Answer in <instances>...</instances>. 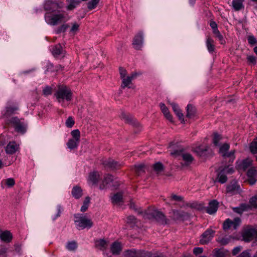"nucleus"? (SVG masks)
<instances>
[{"instance_id":"obj_12","label":"nucleus","mask_w":257,"mask_h":257,"mask_svg":"<svg viewBox=\"0 0 257 257\" xmlns=\"http://www.w3.org/2000/svg\"><path fill=\"white\" fill-rule=\"evenodd\" d=\"M144 44L143 37L141 34H138L134 38L132 45L133 48L137 50H141Z\"/></svg>"},{"instance_id":"obj_57","label":"nucleus","mask_w":257,"mask_h":257,"mask_svg":"<svg viewBox=\"0 0 257 257\" xmlns=\"http://www.w3.org/2000/svg\"><path fill=\"white\" fill-rule=\"evenodd\" d=\"M61 207L60 206L58 205L57 206V214L56 215H55L54 216H52V219L53 220H55L57 218H58V217H59L60 216V214L61 213Z\"/></svg>"},{"instance_id":"obj_38","label":"nucleus","mask_w":257,"mask_h":257,"mask_svg":"<svg viewBox=\"0 0 257 257\" xmlns=\"http://www.w3.org/2000/svg\"><path fill=\"white\" fill-rule=\"evenodd\" d=\"M250 152L253 154H257V138L250 145ZM257 160V155L256 156Z\"/></svg>"},{"instance_id":"obj_25","label":"nucleus","mask_w":257,"mask_h":257,"mask_svg":"<svg viewBox=\"0 0 257 257\" xmlns=\"http://www.w3.org/2000/svg\"><path fill=\"white\" fill-rule=\"evenodd\" d=\"M239 186L235 181L231 182L226 187V192L228 193L234 194L238 192Z\"/></svg>"},{"instance_id":"obj_51","label":"nucleus","mask_w":257,"mask_h":257,"mask_svg":"<svg viewBox=\"0 0 257 257\" xmlns=\"http://www.w3.org/2000/svg\"><path fill=\"white\" fill-rule=\"evenodd\" d=\"M79 31V25L77 23H73L71 24L70 31L76 32Z\"/></svg>"},{"instance_id":"obj_56","label":"nucleus","mask_w":257,"mask_h":257,"mask_svg":"<svg viewBox=\"0 0 257 257\" xmlns=\"http://www.w3.org/2000/svg\"><path fill=\"white\" fill-rule=\"evenodd\" d=\"M215 38L217 39L220 43L222 44L225 43V40L223 39V36L221 33H215Z\"/></svg>"},{"instance_id":"obj_13","label":"nucleus","mask_w":257,"mask_h":257,"mask_svg":"<svg viewBox=\"0 0 257 257\" xmlns=\"http://www.w3.org/2000/svg\"><path fill=\"white\" fill-rule=\"evenodd\" d=\"M248 182L250 185L255 183L257 179V171L254 167H250L247 172Z\"/></svg>"},{"instance_id":"obj_45","label":"nucleus","mask_w":257,"mask_h":257,"mask_svg":"<svg viewBox=\"0 0 257 257\" xmlns=\"http://www.w3.org/2000/svg\"><path fill=\"white\" fill-rule=\"evenodd\" d=\"M222 139L221 136L217 133H214L213 134V143L215 146H217L219 144V141Z\"/></svg>"},{"instance_id":"obj_43","label":"nucleus","mask_w":257,"mask_h":257,"mask_svg":"<svg viewBox=\"0 0 257 257\" xmlns=\"http://www.w3.org/2000/svg\"><path fill=\"white\" fill-rule=\"evenodd\" d=\"M154 169L156 172V173L157 174H158L163 171V165L160 162L155 163L154 165Z\"/></svg>"},{"instance_id":"obj_52","label":"nucleus","mask_w":257,"mask_h":257,"mask_svg":"<svg viewBox=\"0 0 257 257\" xmlns=\"http://www.w3.org/2000/svg\"><path fill=\"white\" fill-rule=\"evenodd\" d=\"M7 248L3 245H0V257H6Z\"/></svg>"},{"instance_id":"obj_24","label":"nucleus","mask_w":257,"mask_h":257,"mask_svg":"<svg viewBox=\"0 0 257 257\" xmlns=\"http://www.w3.org/2000/svg\"><path fill=\"white\" fill-rule=\"evenodd\" d=\"M152 216L154 218H155L157 221L161 222L162 223H166L165 216L162 212L158 210H154L152 212Z\"/></svg>"},{"instance_id":"obj_46","label":"nucleus","mask_w":257,"mask_h":257,"mask_svg":"<svg viewBox=\"0 0 257 257\" xmlns=\"http://www.w3.org/2000/svg\"><path fill=\"white\" fill-rule=\"evenodd\" d=\"M249 205L250 208H257V196H254L250 198Z\"/></svg>"},{"instance_id":"obj_5","label":"nucleus","mask_w":257,"mask_h":257,"mask_svg":"<svg viewBox=\"0 0 257 257\" xmlns=\"http://www.w3.org/2000/svg\"><path fill=\"white\" fill-rule=\"evenodd\" d=\"M243 239L245 241H249L253 239H257V227L251 226L245 227L242 233Z\"/></svg>"},{"instance_id":"obj_29","label":"nucleus","mask_w":257,"mask_h":257,"mask_svg":"<svg viewBox=\"0 0 257 257\" xmlns=\"http://www.w3.org/2000/svg\"><path fill=\"white\" fill-rule=\"evenodd\" d=\"M160 108L165 117L169 121H172V116L170 114L168 108L164 103L160 104Z\"/></svg>"},{"instance_id":"obj_39","label":"nucleus","mask_w":257,"mask_h":257,"mask_svg":"<svg viewBox=\"0 0 257 257\" xmlns=\"http://www.w3.org/2000/svg\"><path fill=\"white\" fill-rule=\"evenodd\" d=\"M135 171L136 173L140 175L145 172V165L144 164H139L135 166Z\"/></svg>"},{"instance_id":"obj_8","label":"nucleus","mask_w":257,"mask_h":257,"mask_svg":"<svg viewBox=\"0 0 257 257\" xmlns=\"http://www.w3.org/2000/svg\"><path fill=\"white\" fill-rule=\"evenodd\" d=\"M151 253L145 251L132 249L127 251L125 257H150Z\"/></svg>"},{"instance_id":"obj_9","label":"nucleus","mask_w":257,"mask_h":257,"mask_svg":"<svg viewBox=\"0 0 257 257\" xmlns=\"http://www.w3.org/2000/svg\"><path fill=\"white\" fill-rule=\"evenodd\" d=\"M214 231L211 229L206 230L201 235L200 243L205 244L208 243L213 237Z\"/></svg>"},{"instance_id":"obj_58","label":"nucleus","mask_w":257,"mask_h":257,"mask_svg":"<svg viewBox=\"0 0 257 257\" xmlns=\"http://www.w3.org/2000/svg\"><path fill=\"white\" fill-rule=\"evenodd\" d=\"M119 73L120 75L121 79H123L124 77L127 76H126V71L123 68H119Z\"/></svg>"},{"instance_id":"obj_19","label":"nucleus","mask_w":257,"mask_h":257,"mask_svg":"<svg viewBox=\"0 0 257 257\" xmlns=\"http://www.w3.org/2000/svg\"><path fill=\"white\" fill-rule=\"evenodd\" d=\"M137 77V73H132L130 76H127L125 77H124L123 79H122V85L121 87L122 88H124L126 87H128L130 88L131 87L129 86L130 84L131 83L132 81L135 79Z\"/></svg>"},{"instance_id":"obj_10","label":"nucleus","mask_w":257,"mask_h":257,"mask_svg":"<svg viewBox=\"0 0 257 257\" xmlns=\"http://www.w3.org/2000/svg\"><path fill=\"white\" fill-rule=\"evenodd\" d=\"M181 154L182 159L184 161L185 164L186 165H188L192 162L193 158L192 156L189 154L181 153V152L178 150L175 151L171 153V155L172 156H179Z\"/></svg>"},{"instance_id":"obj_21","label":"nucleus","mask_w":257,"mask_h":257,"mask_svg":"<svg viewBox=\"0 0 257 257\" xmlns=\"http://www.w3.org/2000/svg\"><path fill=\"white\" fill-rule=\"evenodd\" d=\"M108 245V242L103 239L96 240L95 241V246L98 249L104 250L106 249Z\"/></svg>"},{"instance_id":"obj_64","label":"nucleus","mask_w":257,"mask_h":257,"mask_svg":"<svg viewBox=\"0 0 257 257\" xmlns=\"http://www.w3.org/2000/svg\"><path fill=\"white\" fill-rule=\"evenodd\" d=\"M240 250L241 248L240 247H236L233 248L232 253L233 255H236L240 251Z\"/></svg>"},{"instance_id":"obj_18","label":"nucleus","mask_w":257,"mask_h":257,"mask_svg":"<svg viewBox=\"0 0 257 257\" xmlns=\"http://www.w3.org/2000/svg\"><path fill=\"white\" fill-rule=\"evenodd\" d=\"M51 50L53 55L56 58H61L64 56L63 50L60 45L53 47Z\"/></svg>"},{"instance_id":"obj_34","label":"nucleus","mask_w":257,"mask_h":257,"mask_svg":"<svg viewBox=\"0 0 257 257\" xmlns=\"http://www.w3.org/2000/svg\"><path fill=\"white\" fill-rule=\"evenodd\" d=\"M77 243L75 241H68L66 245V248L67 249L71 251H75L77 249Z\"/></svg>"},{"instance_id":"obj_16","label":"nucleus","mask_w":257,"mask_h":257,"mask_svg":"<svg viewBox=\"0 0 257 257\" xmlns=\"http://www.w3.org/2000/svg\"><path fill=\"white\" fill-rule=\"evenodd\" d=\"M100 178V174L97 172L90 173L88 178V182L92 185H96Z\"/></svg>"},{"instance_id":"obj_3","label":"nucleus","mask_w":257,"mask_h":257,"mask_svg":"<svg viewBox=\"0 0 257 257\" xmlns=\"http://www.w3.org/2000/svg\"><path fill=\"white\" fill-rule=\"evenodd\" d=\"M75 223L76 228L79 230L84 229L85 228L89 229L93 225L92 220L81 214H77L75 215Z\"/></svg>"},{"instance_id":"obj_63","label":"nucleus","mask_w":257,"mask_h":257,"mask_svg":"<svg viewBox=\"0 0 257 257\" xmlns=\"http://www.w3.org/2000/svg\"><path fill=\"white\" fill-rule=\"evenodd\" d=\"M247 60L252 63H255L256 59L253 56H248L247 57Z\"/></svg>"},{"instance_id":"obj_35","label":"nucleus","mask_w":257,"mask_h":257,"mask_svg":"<svg viewBox=\"0 0 257 257\" xmlns=\"http://www.w3.org/2000/svg\"><path fill=\"white\" fill-rule=\"evenodd\" d=\"M250 208L249 204H242L239 207H236L233 208V210L238 213L241 214L243 211L247 210Z\"/></svg>"},{"instance_id":"obj_47","label":"nucleus","mask_w":257,"mask_h":257,"mask_svg":"<svg viewBox=\"0 0 257 257\" xmlns=\"http://www.w3.org/2000/svg\"><path fill=\"white\" fill-rule=\"evenodd\" d=\"M5 184L9 187H13L15 184V181L12 178L7 179L4 181Z\"/></svg>"},{"instance_id":"obj_50","label":"nucleus","mask_w":257,"mask_h":257,"mask_svg":"<svg viewBox=\"0 0 257 257\" xmlns=\"http://www.w3.org/2000/svg\"><path fill=\"white\" fill-rule=\"evenodd\" d=\"M75 121L72 116H69L66 121V125L68 127H72L74 124Z\"/></svg>"},{"instance_id":"obj_11","label":"nucleus","mask_w":257,"mask_h":257,"mask_svg":"<svg viewBox=\"0 0 257 257\" xmlns=\"http://www.w3.org/2000/svg\"><path fill=\"white\" fill-rule=\"evenodd\" d=\"M113 182V185L115 187H117L119 186V183L117 181L115 180L113 177L109 174H107L104 176V180L102 182V184L99 186L100 189H103L107 185L110 183Z\"/></svg>"},{"instance_id":"obj_2","label":"nucleus","mask_w":257,"mask_h":257,"mask_svg":"<svg viewBox=\"0 0 257 257\" xmlns=\"http://www.w3.org/2000/svg\"><path fill=\"white\" fill-rule=\"evenodd\" d=\"M45 19L46 22L51 26H55L67 21L64 14L59 12H48L45 14Z\"/></svg>"},{"instance_id":"obj_14","label":"nucleus","mask_w":257,"mask_h":257,"mask_svg":"<svg viewBox=\"0 0 257 257\" xmlns=\"http://www.w3.org/2000/svg\"><path fill=\"white\" fill-rule=\"evenodd\" d=\"M229 145L224 144L220 147L219 152L222 156L231 157V159L233 160L234 159V151H231L229 153H227V152L229 150Z\"/></svg>"},{"instance_id":"obj_41","label":"nucleus","mask_w":257,"mask_h":257,"mask_svg":"<svg viewBox=\"0 0 257 257\" xmlns=\"http://www.w3.org/2000/svg\"><path fill=\"white\" fill-rule=\"evenodd\" d=\"M100 0H91L88 3V9L90 10L95 9Z\"/></svg>"},{"instance_id":"obj_49","label":"nucleus","mask_w":257,"mask_h":257,"mask_svg":"<svg viewBox=\"0 0 257 257\" xmlns=\"http://www.w3.org/2000/svg\"><path fill=\"white\" fill-rule=\"evenodd\" d=\"M43 93L45 96H48L51 95L52 93V87L46 86L43 89Z\"/></svg>"},{"instance_id":"obj_6","label":"nucleus","mask_w":257,"mask_h":257,"mask_svg":"<svg viewBox=\"0 0 257 257\" xmlns=\"http://www.w3.org/2000/svg\"><path fill=\"white\" fill-rule=\"evenodd\" d=\"M20 149L19 144L16 141H10L5 147L6 153L8 155H13Z\"/></svg>"},{"instance_id":"obj_15","label":"nucleus","mask_w":257,"mask_h":257,"mask_svg":"<svg viewBox=\"0 0 257 257\" xmlns=\"http://www.w3.org/2000/svg\"><path fill=\"white\" fill-rule=\"evenodd\" d=\"M236 164V168L238 170L245 171L251 166L252 161L250 159H246L241 161H237Z\"/></svg>"},{"instance_id":"obj_20","label":"nucleus","mask_w":257,"mask_h":257,"mask_svg":"<svg viewBox=\"0 0 257 257\" xmlns=\"http://www.w3.org/2000/svg\"><path fill=\"white\" fill-rule=\"evenodd\" d=\"M218 206V202L216 200H212L209 202L206 208V212L209 214H212L216 212Z\"/></svg>"},{"instance_id":"obj_26","label":"nucleus","mask_w":257,"mask_h":257,"mask_svg":"<svg viewBox=\"0 0 257 257\" xmlns=\"http://www.w3.org/2000/svg\"><path fill=\"white\" fill-rule=\"evenodd\" d=\"M0 239L5 242H10L12 239V234L8 230H0Z\"/></svg>"},{"instance_id":"obj_17","label":"nucleus","mask_w":257,"mask_h":257,"mask_svg":"<svg viewBox=\"0 0 257 257\" xmlns=\"http://www.w3.org/2000/svg\"><path fill=\"white\" fill-rule=\"evenodd\" d=\"M103 164L105 167L110 168L111 169H118L121 166L120 164L118 163L117 162H115L112 159L110 158L104 160L103 162Z\"/></svg>"},{"instance_id":"obj_27","label":"nucleus","mask_w":257,"mask_h":257,"mask_svg":"<svg viewBox=\"0 0 257 257\" xmlns=\"http://www.w3.org/2000/svg\"><path fill=\"white\" fill-rule=\"evenodd\" d=\"M87 0H67L68 5L67 10L71 11L74 9L78 5H79L81 1H86Z\"/></svg>"},{"instance_id":"obj_36","label":"nucleus","mask_w":257,"mask_h":257,"mask_svg":"<svg viewBox=\"0 0 257 257\" xmlns=\"http://www.w3.org/2000/svg\"><path fill=\"white\" fill-rule=\"evenodd\" d=\"M90 202V198L89 197H86L85 198V200L83 202V204L81 207V211L82 212H85L89 206V203Z\"/></svg>"},{"instance_id":"obj_7","label":"nucleus","mask_w":257,"mask_h":257,"mask_svg":"<svg viewBox=\"0 0 257 257\" xmlns=\"http://www.w3.org/2000/svg\"><path fill=\"white\" fill-rule=\"evenodd\" d=\"M240 220L238 217H236L233 221L230 219H227L223 223V229L224 230L233 227L235 229L240 224Z\"/></svg>"},{"instance_id":"obj_62","label":"nucleus","mask_w":257,"mask_h":257,"mask_svg":"<svg viewBox=\"0 0 257 257\" xmlns=\"http://www.w3.org/2000/svg\"><path fill=\"white\" fill-rule=\"evenodd\" d=\"M171 198L172 200H175V201H181L182 200V197L180 196H177L176 195H172L171 196Z\"/></svg>"},{"instance_id":"obj_61","label":"nucleus","mask_w":257,"mask_h":257,"mask_svg":"<svg viewBox=\"0 0 257 257\" xmlns=\"http://www.w3.org/2000/svg\"><path fill=\"white\" fill-rule=\"evenodd\" d=\"M237 257H250L249 253L248 251L246 250L243 251Z\"/></svg>"},{"instance_id":"obj_31","label":"nucleus","mask_w":257,"mask_h":257,"mask_svg":"<svg viewBox=\"0 0 257 257\" xmlns=\"http://www.w3.org/2000/svg\"><path fill=\"white\" fill-rule=\"evenodd\" d=\"M171 105L172 107V109H173V111L176 113L177 116L178 117L179 119L183 120V115L182 113L181 112L178 106L174 103H172L171 104Z\"/></svg>"},{"instance_id":"obj_30","label":"nucleus","mask_w":257,"mask_h":257,"mask_svg":"<svg viewBox=\"0 0 257 257\" xmlns=\"http://www.w3.org/2000/svg\"><path fill=\"white\" fill-rule=\"evenodd\" d=\"M122 199V195L121 193H117L111 197L112 202L114 204H120Z\"/></svg>"},{"instance_id":"obj_40","label":"nucleus","mask_w":257,"mask_h":257,"mask_svg":"<svg viewBox=\"0 0 257 257\" xmlns=\"http://www.w3.org/2000/svg\"><path fill=\"white\" fill-rule=\"evenodd\" d=\"M213 41L211 38H208L206 41V45L208 50L209 52H213L214 51V44Z\"/></svg>"},{"instance_id":"obj_23","label":"nucleus","mask_w":257,"mask_h":257,"mask_svg":"<svg viewBox=\"0 0 257 257\" xmlns=\"http://www.w3.org/2000/svg\"><path fill=\"white\" fill-rule=\"evenodd\" d=\"M122 249L121 244L117 242H114L111 245L110 250L113 254H119Z\"/></svg>"},{"instance_id":"obj_1","label":"nucleus","mask_w":257,"mask_h":257,"mask_svg":"<svg viewBox=\"0 0 257 257\" xmlns=\"http://www.w3.org/2000/svg\"><path fill=\"white\" fill-rule=\"evenodd\" d=\"M54 96L58 102L65 107L68 105L67 102L70 101L72 98V92L66 85H59Z\"/></svg>"},{"instance_id":"obj_37","label":"nucleus","mask_w":257,"mask_h":257,"mask_svg":"<svg viewBox=\"0 0 257 257\" xmlns=\"http://www.w3.org/2000/svg\"><path fill=\"white\" fill-rule=\"evenodd\" d=\"M217 179L218 182L223 184L227 181L226 174L221 170L218 174Z\"/></svg>"},{"instance_id":"obj_42","label":"nucleus","mask_w":257,"mask_h":257,"mask_svg":"<svg viewBox=\"0 0 257 257\" xmlns=\"http://www.w3.org/2000/svg\"><path fill=\"white\" fill-rule=\"evenodd\" d=\"M207 146H200L195 149V152L198 154V155L201 156L205 151H207Z\"/></svg>"},{"instance_id":"obj_33","label":"nucleus","mask_w":257,"mask_h":257,"mask_svg":"<svg viewBox=\"0 0 257 257\" xmlns=\"http://www.w3.org/2000/svg\"><path fill=\"white\" fill-rule=\"evenodd\" d=\"M244 0H233L232 7L235 11H239L243 8Z\"/></svg>"},{"instance_id":"obj_54","label":"nucleus","mask_w":257,"mask_h":257,"mask_svg":"<svg viewBox=\"0 0 257 257\" xmlns=\"http://www.w3.org/2000/svg\"><path fill=\"white\" fill-rule=\"evenodd\" d=\"M222 172H224V173L226 175L228 174H231L233 172L234 170L232 167H230L229 166H227L224 167L222 170Z\"/></svg>"},{"instance_id":"obj_28","label":"nucleus","mask_w":257,"mask_h":257,"mask_svg":"<svg viewBox=\"0 0 257 257\" xmlns=\"http://www.w3.org/2000/svg\"><path fill=\"white\" fill-rule=\"evenodd\" d=\"M71 193L72 196L76 199L80 198L83 195L82 189L78 186L73 187Z\"/></svg>"},{"instance_id":"obj_53","label":"nucleus","mask_w":257,"mask_h":257,"mask_svg":"<svg viewBox=\"0 0 257 257\" xmlns=\"http://www.w3.org/2000/svg\"><path fill=\"white\" fill-rule=\"evenodd\" d=\"M127 223L133 225L137 223V219L134 216H129L127 218Z\"/></svg>"},{"instance_id":"obj_60","label":"nucleus","mask_w":257,"mask_h":257,"mask_svg":"<svg viewBox=\"0 0 257 257\" xmlns=\"http://www.w3.org/2000/svg\"><path fill=\"white\" fill-rule=\"evenodd\" d=\"M70 27V25L68 24H64L60 27V31L65 32L68 30V28Z\"/></svg>"},{"instance_id":"obj_32","label":"nucleus","mask_w":257,"mask_h":257,"mask_svg":"<svg viewBox=\"0 0 257 257\" xmlns=\"http://www.w3.org/2000/svg\"><path fill=\"white\" fill-rule=\"evenodd\" d=\"M79 142L80 141H77L76 140L71 139L68 141V143H67V145L69 149L72 150L77 148Z\"/></svg>"},{"instance_id":"obj_4","label":"nucleus","mask_w":257,"mask_h":257,"mask_svg":"<svg viewBox=\"0 0 257 257\" xmlns=\"http://www.w3.org/2000/svg\"><path fill=\"white\" fill-rule=\"evenodd\" d=\"M8 123L11 124L16 132L24 134L27 129V123L23 120L20 119L17 117H14L7 120Z\"/></svg>"},{"instance_id":"obj_22","label":"nucleus","mask_w":257,"mask_h":257,"mask_svg":"<svg viewBox=\"0 0 257 257\" xmlns=\"http://www.w3.org/2000/svg\"><path fill=\"white\" fill-rule=\"evenodd\" d=\"M18 109L17 106H8L6 108L5 110L3 111V115L5 118H8L14 114Z\"/></svg>"},{"instance_id":"obj_59","label":"nucleus","mask_w":257,"mask_h":257,"mask_svg":"<svg viewBox=\"0 0 257 257\" xmlns=\"http://www.w3.org/2000/svg\"><path fill=\"white\" fill-rule=\"evenodd\" d=\"M202 251L203 248L202 247H195L193 249V253L196 255L201 253Z\"/></svg>"},{"instance_id":"obj_48","label":"nucleus","mask_w":257,"mask_h":257,"mask_svg":"<svg viewBox=\"0 0 257 257\" xmlns=\"http://www.w3.org/2000/svg\"><path fill=\"white\" fill-rule=\"evenodd\" d=\"M187 116L190 117L194 113V109L191 105H188L187 106Z\"/></svg>"},{"instance_id":"obj_55","label":"nucleus","mask_w":257,"mask_h":257,"mask_svg":"<svg viewBox=\"0 0 257 257\" xmlns=\"http://www.w3.org/2000/svg\"><path fill=\"white\" fill-rule=\"evenodd\" d=\"M248 42L249 44L253 45L257 43L256 39L252 36H249L247 38Z\"/></svg>"},{"instance_id":"obj_44","label":"nucleus","mask_w":257,"mask_h":257,"mask_svg":"<svg viewBox=\"0 0 257 257\" xmlns=\"http://www.w3.org/2000/svg\"><path fill=\"white\" fill-rule=\"evenodd\" d=\"M73 139L80 141V132L78 130H74L71 133Z\"/></svg>"}]
</instances>
